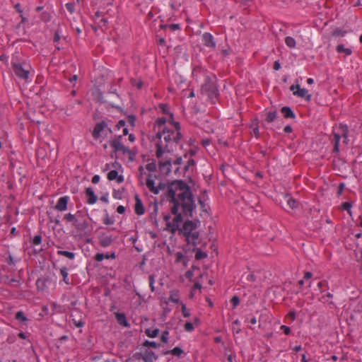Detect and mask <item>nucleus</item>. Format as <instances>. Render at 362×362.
I'll use <instances>...</instances> for the list:
<instances>
[{
  "label": "nucleus",
  "instance_id": "57",
  "mask_svg": "<svg viewBox=\"0 0 362 362\" xmlns=\"http://www.w3.org/2000/svg\"><path fill=\"white\" fill-rule=\"evenodd\" d=\"M287 317H289L291 320H294L296 319V313L294 311H290L288 315H287Z\"/></svg>",
  "mask_w": 362,
  "mask_h": 362
},
{
  "label": "nucleus",
  "instance_id": "25",
  "mask_svg": "<svg viewBox=\"0 0 362 362\" xmlns=\"http://www.w3.org/2000/svg\"><path fill=\"white\" fill-rule=\"evenodd\" d=\"M286 202H287V206L288 209H293L298 207V202L296 199H293L292 197H290L289 196L286 197Z\"/></svg>",
  "mask_w": 362,
  "mask_h": 362
},
{
  "label": "nucleus",
  "instance_id": "26",
  "mask_svg": "<svg viewBox=\"0 0 362 362\" xmlns=\"http://www.w3.org/2000/svg\"><path fill=\"white\" fill-rule=\"evenodd\" d=\"M168 300L173 303H177L180 301L178 291H171Z\"/></svg>",
  "mask_w": 362,
  "mask_h": 362
},
{
  "label": "nucleus",
  "instance_id": "15",
  "mask_svg": "<svg viewBox=\"0 0 362 362\" xmlns=\"http://www.w3.org/2000/svg\"><path fill=\"white\" fill-rule=\"evenodd\" d=\"M171 162L170 160H163L159 163V170L163 175H168L170 172Z\"/></svg>",
  "mask_w": 362,
  "mask_h": 362
},
{
  "label": "nucleus",
  "instance_id": "50",
  "mask_svg": "<svg viewBox=\"0 0 362 362\" xmlns=\"http://www.w3.org/2000/svg\"><path fill=\"white\" fill-rule=\"evenodd\" d=\"M185 329L187 332H192V331L194 329V326H193L192 323H191V322H187V323L185 325Z\"/></svg>",
  "mask_w": 362,
  "mask_h": 362
},
{
  "label": "nucleus",
  "instance_id": "24",
  "mask_svg": "<svg viewBox=\"0 0 362 362\" xmlns=\"http://www.w3.org/2000/svg\"><path fill=\"white\" fill-rule=\"evenodd\" d=\"M117 130L122 129V135L126 136L128 134V129L126 127V122L124 120H119L115 126Z\"/></svg>",
  "mask_w": 362,
  "mask_h": 362
},
{
  "label": "nucleus",
  "instance_id": "54",
  "mask_svg": "<svg viewBox=\"0 0 362 362\" xmlns=\"http://www.w3.org/2000/svg\"><path fill=\"white\" fill-rule=\"evenodd\" d=\"M281 329L283 330L284 334H286V335L290 334L291 329H290V328L288 327H287L286 325H281Z\"/></svg>",
  "mask_w": 362,
  "mask_h": 362
},
{
  "label": "nucleus",
  "instance_id": "11",
  "mask_svg": "<svg viewBox=\"0 0 362 362\" xmlns=\"http://www.w3.org/2000/svg\"><path fill=\"white\" fill-rule=\"evenodd\" d=\"M115 238L109 233L103 232L100 233L98 236L99 244L103 247H109L112 244Z\"/></svg>",
  "mask_w": 362,
  "mask_h": 362
},
{
  "label": "nucleus",
  "instance_id": "47",
  "mask_svg": "<svg viewBox=\"0 0 362 362\" xmlns=\"http://www.w3.org/2000/svg\"><path fill=\"white\" fill-rule=\"evenodd\" d=\"M141 358L139 356V353H135L132 357V362H140Z\"/></svg>",
  "mask_w": 362,
  "mask_h": 362
},
{
  "label": "nucleus",
  "instance_id": "38",
  "mask_svg": "<svg viewBox=\"0 0 362 362\" xmlns=\"http://www.w3.org/2000/svg\"><path fill=\"white\" fill-rule=\"evenodd\" d=\"M183 351L179 348V347H175L171 351H168V353L171 354L172 355L180 356V355L182 354Z\"/></svg>",
  "mask_w": 362,
  "mask_h": 362
},
{
  "label": "nucleus",
  "instance_id": "48",
  "mask_svg": "<svg viewBox=\"0 0 362 362\" xmlns=\"http://www.w3.org/2000/svg\"><path fill=\"white\" fill-rule=\"evenodd\" d=\"M169 334V332L168 331H164L161 335V340L164 343H167L168 342V336Z\"/></svg>",
  "mask_w": 362,
  "mask_h": 362
},
{
  "label": "nucleus",
  "instance_id": "7",
  "mask_svg": "<svg viewBox=\"0 0 362 362\" xmlns=\"http://www.w3.org/2000/svg\"><path fill=\"white\" fill-rule=\"evenodd\" d=\"M200 225V221L196 219L194 221L187 220L184 222L182 227L178 226V229L176 231H179V233L182 234L185 237L187 235L191 234V233L197 229ZM180 226V224L179 225Z\"/></svg>",
  "mask_w": 362,
  "mask_h": 362
},
{
  "label": "nucleus",
  "instance_id": "63",
  "mask_svg": "<svg viewBox=\"0 0 362 362\" xmlns=\"http://www.w3.org/2000/svg\"><path fill=\"white\" fill-rule=\"evenodd\" d=\"M291 131H292V128H291V126H289V125L286 126V127H284V132L285 133H286V134H289V133H291Z\"/></svg>",
  "mask_w": 362,
  "mask_h": 362
},
{
  "label": "nucleus",
  "instance_id": "16",
  "mask_svg": "<svg viewBox=\"0 0 362 362\" xmlns=\"http://www.w3.org/2000/svg\"><path fill=\"white\" fill-rule=\"evenodd\" d=\"M199 233L197 231L192 232L191 234L187 235L186 241L189 244L196 246L199 243Z\"/></svg>",
  "mask_w": 362,
  "mask_h": 362
},
{
  "label": "nucleus",
  "instance_id": "58",
  "mask_svg": "<svg viewBox=\"0 0 362 362\" xmlns=\"http://www.w3.org/2000/svg\"><path fill=\"white\" fill-rule=\"evenodd\" d=\"M124 211H125V208H124V206H122V205L119 206L117 208V213H119V214H122L124 213Z\"/></svg>",
  "mask_w": 362,
  "mask_h": 362
},
{
  "label": "nucleus",
  "instance_id": "60",
  "mask_svg": "<svg viewBox=\"0 0 362 362\" xmlns=\"http://www.w3.org/2000/svg\"><path fill=\"white\" fill-rule=\"evenodd\" d=\"M281 68V65H280V63L279 61H276L274 62V69L276 70V71H278Z\"/></svg>",
  "mask_w": 362,
  "mask_h": 362
},
{
  "label": "nucleus",
  "instance_id": "3",
  "mask_svg": "<svg viewBox=\"0 0 362 362\" xmlns=\"http://www.w3.org/2000/svg\"><path fill=\"white\" fill-rule=\"evenodd\" d=\"M348 132V127L346 125L340 124L338 132L333 133L331 143L333 146L332 151L334 153H339L340 151V147L349 143Z\"/></svg>",
  "mask_w": 362,
  "mask_h": 362
},
{
  "label": "nucleus",
  "instance_id": "33",
  "mask_svg": "<svg viewBox=\"0 0 362 362\" xmlns=\"http://www.w3.org/2000/svg\"><path fill=\"white\" fill-rule=\"evenodd\" d=\"M195 165L194 160H188L187 165H185L183 168L182 172L183 173H185L186 172L189 171L190 168H193V166Z\"/></svg>",
  "mask_w": 362,
  "mask_h": 362
},
{
  "label": "nucleus",
  "instance_id": "39",
  "mask_svg": "<svg viewBox=\"0 0 362 362\" xmlns=\"http://www.w3.org/2000/svg\"><path fill=\"white\" fill-rule=\"evenodd\" d=\"M351 206H352V205L349 202H344L341 204V209L347 211V212L349 213V215H351Z\"/></svg>",
  "mask_w": 362,
  "mask_h": 362
},
{
  "label": "nucleus",
  "instance_id": "32",
  "mask_svg": "<svg viewBox=\"0 0 362 362\" xmlns=\"http://www.w3.org/2000/svg\"><path fill=\"white\" fill-rule=\"evenodd\" d=\"M60 273L62 274V276H63V280L64 281L66 284H69V279H68V272H67V269L66 267H62L61 269H60Z\"/></svg>",
  "mask_w": 362,
  "mask_h": 362
},
{
  "label": "nucleus",
  "instance_id": "34",
  "mask_svg": "<svg viewBox=\"0 0 362 362\" xmlns=\"http://www.w3.org/2000/svg\"><path fill=\"white\" fill-rule=\"evenodd\" d=\"M207 257L206 253L202 252L200 249H197L196 254H195V258L196 259H204Z\"/></svg>",
  "mask_w": 362,
  "mask_h": 362
},
{
  "label": "nucleus",
  "instance_id": "61",
  "mask_svg": "<svg viewBox=\"0 0 362 362\" xmlns=\"http://www.w3.org/2000/svg\"><path fill=\"white\" fill-rule=\"evenodd\" d=\"M105 259H114L116 258L115 253L112 252L111 255L106 254V255H105Z\"/></svg>",
  "mask_w": 362,
  "mask_h": 362
},
{
  "label": "nucleus",
  "instance_id": "49",
  "mask_svg": "<svg viewBox=\"0 0 362 362\" xmlns=\"http://www.w3.org/2000/svg\"><path fill=\"white\" fill-rule=\"evenodd\" d=\"M105 259V255L103 253H97L95 256V260L97 262H101Z\"/></svg>",
  "mask_w": 362,
  "mask_h": 362
},
{
  "label": "nucleus",
  "instance_id": "2",
  "mask_svg": "<svg viewBox=\"0 0 362 362\" xmlns=\"http://www.w3.org/2000/svg\"><path fill=\"white\" fill-rule=\"evenodd\" d=\"M180 124H169L158 130L156 136V155L158 158L165 156L173 151L181 139Z\"/></svg>",
  "mask_w": 362,
  "mask_h": 362
},
{
  "label": "nucleus",
  "instance_id": "1",
  "mask_svg": "<svg viewBox=\"0 0 362 362\" xmlns=\"http://www.w3.org/2000/svg\"><path fill=\"white\" fill-rule=\"evenodd\" d=\"M165 192L173 204L170 211L175 217L170 221V216L165 214L163 218L166 222V230L175 234L179 225L183 221V216L192 217L195 204L189 187L182 180H175L168 183Z\"/></svg>",
  "mask_w": 362,
  "mask_h": 362
},
{
  "label": "nucleus",
  "instance_id": "12",
  "mask_svg": "<svg viewBox=\"0 0 362 362\" xmlns=\"http://www.w3.org/2000/svg\"><path fill=\"white\" fill-rule=\"evenodd\" d=\"M138 353L139 354L140 358L144 362H154L158 358V356H156L154 352H153L152 351L145 349L144 351Z\"/></svg>",
  "mask_w": 362,
  "mask_h": 362
},
{
  "label": "nucleus",
  "instance_id": "20",
  "mask_svg": "<svg viewBox=\"0 0 362 362\" xmlns=\"http://www.w3.org/2000/svg\"><path fill=\"white\" fill-rule=\"evenodd\" d=\"M86 194L88 197V203L89 204H93L96 202L98 197L95 194L94 191L92 188L88 187L86 190Z\"/></svg>",
  "mask_w": 362,
  "mask_h": 362
},
{
  "label": "nucleus",
  "instance_id": "19",
  "mask_svg": "<svg viewBox=\"0 0 362 362\" xmlns=\"http://www.w3.org/2000/svg\"><path fill=\"white\" fill-rule=\"evenodd\" d=\"M88 225L89 223L87 220L79 221L77 219V222L73 223V226L79 232L85 231L86 228L88 227Z\"/></svg>",
  "mask_w": 362,
  "mask_h": 362
},
{
  "label": "nucleus",
  "instance_id": "4",
  "mask_svg": "<svg viewBox=\"0 0 362 362\" xmlns=\"http://www.w3.org/2000/svg\"><path fill=\"white\" fill-rule=\"evenodd\" d=\"M122 136H119L112 141H110V148H111V158H112L114 156L117 158L118 156H129V158H132V151L124 146L123 144L121 142Z\"/></svg>",
  "mask_w": 362,
  "mask_h": 362
},
{
  "label": "nucleus",
  "instance_id": "44",
  "mask_svg": "<svg viewBox=\"0 0 362 362\" xmlns=\"http://www.w3.org/2000/svg\"><path fill=\"white\" fill-rule=\"evenodd\" d=\"M182 313L185 317H187L190 315L189 311L187 309L185 304H182Z\"/></svg>",
  "mask_w": 362,
  "mask_h": 362
},
{
  "label": "nucleus",
  "instance_id": "29",
  "mask_svg": "<svg viewBox=\"0 0 362 362\" xmlns=\"http://www.w3.org/2000/svg\"><path fill=\"white\" fill-rule=\"evenodd\" d=\"M285 43L290 48L295 47L296 45V40L290 36H288L285 38Z\"/></svg>",
  "mask_w": 362,
  "mask_h": 362
},
{
  "label": "nucleus",
  "instance_id": "35",
  "mask_svg": "<svg viewBox=\"0 0 362 362\" xmlns=\"http://www.w3.org/2000/svg\"><path fill=\"white\" fill-rule=\"evenodd\" d=\"M232 329L236 334H238L241 332V329L240 327V321L238 320L233 321Z\"/></svg>",
  "mask_w": 362,
  "mask_h": 362
},
{
  "label": "nucleus",
  "instance_id": "43",
  "mask_svg": "<svg viewBox=\"0 0 362 362\" xmlns=\"http://www.w3.org/2000/svg\"><path fill=\"white\" fill-rule=\"evenodd\" d=\"M65 6H66V8L67 9V11L70 13H73L74 12L75 8H74V4H72V3H67V4H66Z\"/></svg>",
  "mask_w": 362,
  "mask_h": 362
},
{
  "label": "nucleus",
  "instance_id": "14",
  "mask_svg": "<svg viewBox=\"0 0 362 362\" xmlns=\"http://www.w3.org/2000/svg\"><path fill=\"white\" fill-rule=\"evenodd\" d=\"M69 200V197L68 196H64L60 197L57 204L54 206V209L59 211H64L67 209V204Z\"/></svg>",
  "mask_w": 362,
  "mask_h": 362
},
{
  "label": "nucleus",
  "instance_id": "13",
  "mask_svg": "<svg viewBox=\"0 0 362 362\" xmlns=\"http://www.w3.org/2000/svg\"><path fill=\"white\" fill-rule=\"evenodd\" d=\"M203 44L209 48H214L216 47V42L213 35L209 33H204L202 35Z\"/></svg>",
  "mask_w": 362,
  "mask_h": 362
},
{
  "label": "nucleus",
  "instance_id": "45",
  "mask_svg": "<svg viewBox=\"0 0 362 362\" xmlns=\"http://www.w3.org/2000/svg\"><path fill=\"white\" fill-rule=\"evenodd\" d=\"M230 302L233 304V308H235L240 303V299L237 296H234L231 298Z\"/></svg>",
  "mask_w": 362,
  "mask_h": 362
},
{
  "label": "nucleus",
  "instance_id": "22",
  "mask_svg": "<svg viewBox=\"0 0 362 362\" xmlns=\"http://www.w3.org/2000/svg\"><path fill=\"white\" fill-rule=\"evenodd\" d=\"M281 112L285 118H295L296 115L293 111L289 107H283L281 108Z\"/></svg>",
  "mask_w": 362,
  "mask_h": 362
},
{
  "label": "nucleus",
  "instance_id": "62",
  "mask_svg": "<svg viewBox=\"0 0 362 362\" xmlns=\"http://www.w3.org/2000/svg\"><path fill=\"white\" fill-rule=\"evenodd\" d=\"M112 165L114 168L113 170H117L118 168H121V165L117 161H115L114 163H112Z\"/></svg>",
  "mask_w": 362,
  "mask_h": 362
},
{
  "label": "nucleus",
  "instance_id": "10",
  "mask_svg": "<svg viewBox=\"0 0 362 362\" xmlns=\"http://www.w3.org/2000/svg\"><path fill=\"white\" fill-rule=\"evenodd\" d=\"M169 124L180 123L174 121L173 115L172 114H168V116L158 118L156 121V127L157 128V131L160 130V129L163 128V127H168Z\"/></svg>",
  "mask_w": 362,
  "mask_h": 362
},
{
  "label": "nucleus",
  "instance_id": "42",
  "mask_svg": "<svg viewBox=\"0 0 362 362\" xmlns=\"http://www.w3.org/2000/svg\"><path fill=\"white\" fill-rule=\"evenodd\" d=\"M146 169L150 172H153L156 169V162H152L151 163H148L146 165Z\"/></svg>",
  "mask_w": 362,
  "mask_h": 362
},
{
  "label": "nucleus",
  "instance_id": "41",
  "mask_svg": "<svg viewBox=\"0 0 362 362\" xmlns=\"http://www.w3.org/2000/svg\"><path fill=\"white\" fill-rule=\"evenodd\" d=\"M144 346H151V347H153V348H158L159 346V345L155 342V341H145V342L144 343Z\"/></svg>",
  "mask_w": 362,
  "mask_h": 362
},
{
  "label": "nucleus",
  "instance_id": "30",
  "mask_svg": "<svg viewBox=\"0 0 362 362\" xmlns=\"http://www.w3.org/2000/svg\"><path fill=\"white\" fill-rule=\"evenodd\" d=\"M145 333L149 337H156L158 336V334L159 333V329H146L145 331Z\"/></svg>",
  "mask_w": 362,
  "mask_h": 362
},
{
  "label": "nucleus",
  "instance_id": "9",
  "mask_svg": "<svg viewBox=\"0 0 362 362\" xmlns=\"http://www.w3.org/2000/svg\"><path fill=\"white\" fill-rule=\"evenodd\" d=\"M290 90L293 92L294 95L300 98H305L306 101L311 100V95L309 94L308 90L305 88H302L299 85H292Z\"/></svg>",
  "mask_w": 362,
  "mask_h": 362
},
{
  "label": "nucleus",
  "instance_id": "28",
  "mask_svg": "<svg viewBox=\"0 0 362 362\" xmlns=\"http://www.w3.org/2000/svg\"><path fill=\"white\" fill-rule=\"evenodd\" d=\"M57 254L59 255H62V256H64L70 259H74L75 257V253L74 252H69V251H65V250H58L57 251Z\"/></svg>",
  "mask_w": 362,
  "mask_h": 362
},
{
  "label": "nucleus",
  "instance_id": "6",
  "mask_svg": "<svg viewBox=\"0 0 362 362\" xmlns=\"http://www.w3.org/2000/svg\"><path fill=\"white\" fill-rule=\"evenodd\" d=\"M111 134L112 129L104 121L96 123L92 132L93 139L100 142L110 136Z\"/></svg>",
  "mask_w": 362,
  "mask_h": 362
},
{
  "label": "nucleus",
  "instance_id": "21",
  "mask_svg": "<svg viewBox=\"0 0 362 362\" xmlns=\"http://www.w3.org/2000/svg\"><path fill=\"white\" fill-rule=\"evenodd\" d=\"M115 317H116L117 322L119 325H123L124 327L129 326V323L127 322V318H126V316L124 314L120 313H115Z\"/></svg>",
  "mask_w": 362,
  "mask_h": 362
},
{
  "label": "nucleus",
  "instance_id": "8",
  "mask_svg": "<svg viewBox=\"0 0 362 362\" xmlns=\"http://www.w3.org/2000/svg\"><path fill=\"white\" fill-rule=\"evenodd\" d=\"M146 185L149 191L154 194H159L160 191H165L167 186L163 182H159L158 185L156 186L155 182L153 179H151V175L148 177Z\"/></svg>",
  "mask_w": 362,
  "mask_h": 362
},
{
  "label": "nucleus",
  "instance_id": "18",
  "mask_svg": "<svg viewBox=\"0 0 362 362\" xmlns=\"http://www.w3.org/2000/svg\"><path fill=\"white\" fill-rule=\"evenodd\" d=\"M135 199H136V204H135V207H134L135 213L137 215L141 216V215L144 214L145 212L144 207L143 206L141 200L139 199L138 195H136L135 197Z\"/></svg>",
  "mask_w": 362,
  "mask_h": 362
},
{
  "label": "nucleus",
  "instance_id": "51",
  "mask_svg": "<svg viewBox=\"0 0 362 362\" xmlns=\"http://www.w3.org/2000/svg\"><path fill=\"white\" fill-rule=\"evenodd\" d=\"M168 28L172 31H175L180 29L179 24H170L168 25Z\"/></svg>",
  "mask_w": 362,
  "mask_h": 362
},
{
  "label": "nucleus",
  "instance_id": "5",
  "mask_svg": "<svg viewBox=\"0 0 362 362\" xmlns=\"http://www.w3.org/2000/svg\"><path fill=\"white\" fill-rule=\"evenodd\" d=\"M12 68L15 74L25 81L28 80L31 72H33L31 65L26 62H12Z\"/></svg>",
  "mask_w": 362,
  "mask_h": 362
},
{
  "label": "nucleus",
  "instance_id": "56",
  "mask_svg": "<svg viewBox=\"0 0 362 362\" xmlns=\"http://www.w3.org/2000/svg\"><path fill=\"white\" fill-rule=\"evenodd\" d=\"M50 222L54 223L57 226H61V221L59 218H53L52 217H49Z\"/></svg>",
  "mask_w": 362,
  "mask_h": 362
},
{
  "label": "nucleus",
  "instance_id": "46",
  "mask_svg": "<svg viewBox=\"0 0 362 362\" xmlns=\"http://www.w3.org/2000/svg\"><path fill=\"white\" fill-rule=\"evenodd\" d=\"M42 241V237L40 235H35L33 240V243L35 245H40Z\"/></svg>",
  "mask_w": 362,
  "mask_h": 362
},
{
  "label": "nucleus",
  "instance_id": "23",
  "mask_svg": "<svg viewBox=\"0 0 362 362\" xmlns=\"http://www.w3.org/2000/svg\"><path fill=\"white\" fill-rule=\"evenodd\" d=\"M276 111H269L265 113V121L268 123L273 122L277 118Z\"/></svg>",
  "mask_w": 362,
  "mask_h": 362
},
{
  "label": "nucleus",
  "instance_id": "40",
  "mask_svg": "<svg viewBox=\"0 0 362 362\" xmlns=\"http://www.w3.org/2000/svg\"><path fill=\"white\" fill-rule=\"evenodd\" d=\"M112 196L116 199H121L122 198V192L120 190L114 189Z\"/></svg>",
  "mask_w": 362,
  "mask_h": 362
},
{
  "label": "nucleus",
  "instance_id": "52",
  "mask_svg": "<svg viewBox=\"0 0 362 362\" xmlns=\"http://www.w3.org/2000/svg\"><path fill=\"white\" fill-rule=\"evenodd\" d=\"M103 222L106 225H112L114 223V221L112 218H110L107 215L104 218Z\"/></svg>",
  "mask_w": 362,
  "mask_h": 362
},
{
  "label": "nucleus",
  "instance_id": "37",
  "mask_svg": "<svg viewBox=\"0 0 362 362\" xmlns=\"http://www.w3.org/2000/svg\"><path fill=\"white\" fill-rule=\"evenodd\" d=\"M16 319L21 322H25L28 320V318L25 316L23 312L22 311H18L16 313Z\"/></svg>",
  "mask_w": 362,
  "mask_h": 362
},
{
  "label": "nucleus",
  "instance_id": "59",
  "mask_svg": "<svg viewBox=\"0 0 362 362\" xmlns=\"http://www.w3.org/2000/svg\"><path fill=\"white\" fill-rule=\"evenodd\" d=\"M100 181V176L96 175H94L92 178V182L93 184H97L98 182Z\"/></svg>",
  "mask_w": 362,
  "mask_h": 362
},
{
  "label": "nucleus",
  "instance_id": "55",
  "mask_svg": "<svg viewBox=\"0 0 362 362\" xmlns=\"http://www.w3.org/2000/svg\"><path fill=\"white\" fill-rule=\"evenodd\" d=\"M132 85L136 86L138 88H141L143 86V83L141 81H136V80H133L132 81Z\"/></svg>",
  "mask_w": 362,
  "mask_h": 362
},
{
  "label": "nucleus",
  "instance_id": "36",
  "mask_svg": "<svg viewBox=\"0 0 362 362\" xmlns=\"http://www.w3.org/2000/svg\"><path fill=\"white\" fill-rule=\"evenodd\" d=\"M157 214H158V206H157V204H155V205L153 206V211L151 213L150 216H151V218L152 220H153V221H154V223H155L156 224H157V218H156Z\"/></svg>",
  "mask_w": 362,
  "mask_h": 362
},
{
  "label": "nucleus",
  "instance_id": "31",
  "mask_svg": "<svg viewBox=\"0 0 362 362\" xmlns=\"http://www.w3.org/2000/svg\"><path fill=\"white\" fill-rule=\"evenodd\" d=\"M64 219L66 220L69 222H72V224L74 223L77 222V218H76L75 215L71 214L70 213L65 214L64 216Z\"/></svg>",
  "mask_w": 362,
  "mask_h": 362
},
{
  "label": "nucleus",
  "instance_id": "64",
  "mask_svg": "<svg viewBox=\"0 0 362 362\" xmlns=\"http://www.w3.org/2000/svg\"><path fill=\"white\" fill-rule=\"evenodd\" d=\"M160 108L161 109L163 113H168V107L165 105H160Z\"/></svg>",
  "mask_w": 362,
  "mask_h": 362
},
{
  "label": "nucleus",
  "instance_id": "17",
  "mask_svg": "<svg viewBox=\"0 0 362 362\" xmlns=\"http://www.w3.org/2000/svg\"><path fill=\"white\" fill-rule=\"evenodd\" d=\"M107 179L109 180H117L118 183H122L124 181V177L122 175H118L117 170H111L107 174Z\"/></svg>",
  "mask_w": 362,
  "mask_h": 362
},
{
  "label": "nucleus",
  "instance_id": "53",
  "mask_svg": "<svg viewBox=\"0 0 362 362\" xmlns=\"http://www.w3.org/2000/svg\"><path fill=\"white\" fill-rule=\"evenodd\" d=\"M185 259V257L182 252L176 253V262H179L182 261Z\"/></svg>",
  "mask_w": 362,
  "mask_h": 362
},
{
  "label": "nucleus",
  "instance_id": "27",
  "mask_svg": "<svg viewBox=\"0 0 362 362\" xmlns=\"http://www.w3.org/2000/svg\"><path fill=\"white\" fill-rule=\"evenodd\" d=\"M337 51L339 53H345L346 55H351L352 52L349 48L345 47L343 45H339L337 47Z\"/></svg>",
  "mask_w": 362,
  "mask_h": 362
}]
</instances>
